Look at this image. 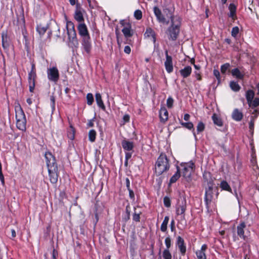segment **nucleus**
Here are the masks:
<instances>
[{"label": "nucleus", "mask_w": 259, "mask_h": 259, "mask_svg": "<svg viewBox=\"0 0 259 259\" xmlns=\"http://www.w3.org/2000/svg\"><path fill=\"white\" fill-rule=\"evenodd\" d=\"M167 11L168 13L166 14V16L170 18L171 23V26L168 29L169 38L175 40L177 38L180 31V18L178 16H173L169 10L165 9L164 10L165 13Z\"/></svg>", "instance_id": "nucleus-1"}, {"label": "nucleus", "mask_w": 259, "mask_h": 259, "mask_svg": "<svg viewBox=\"0 0 259 259\" xmlns=\"http://www.w3.org/2000/svg\"><path fill=\"white\" fill-rule=\"evenodd\" d=\"M194 167V163L192 162L181 164L180 166H177V171L171 178H178L180 177L190 178L193 176Z\"/></svg>", "instance_id": "nucleus-2"}, {"label": "nucleus", "mask_w": 259, "mask_h": 259, "mask_svg": "<svg viewBox=\"0 0 259 259\" xmlns=\"http://www.w3.org/2000/svg\"><path fill=\"white\" fill-rule=\"evenodd\" d=\"M169 160L165 154H161L158 158L155 165V173L156 176H164L169 170Z\"/></svg>", "instance_id": "nucleus-3"}, {"label": "nucleus", "mask_w": 259, "mask_h": 259, "mask_svg": "<svg viewBox=\"0 0 259 259\" xmlns=\"http://www.w3.org/2000/svg\"><path fill=\"white\" fill-rule=\"evenodd\" d=\"M45 158L50 177L52 178H58L59 176L55 157L51 152H47L45 154Z\"/></svg>", "instance_id": "nucleus-4"}, {"label": "nucleus", "mask_w": 259, "mask_h": 259, "mask_svg": "<svg viewBox=\"0 0 259 259\" xmlns=\"http://www.w3.org/2000/svg\"><path fill=\"white\" fill-rule=\"evenodd\" d=\"M15 112L16 126L20 130L25 131L26 130V119L25 114L19 105L15 107Z\"/></svg>", "instance_id": "nucleus-5"}, {"label": "nucleus", "mask_w": 259, "mask_h": 259, "mask_svg": "<svg viewBox=\"0 0 259 259\" xmlns=\"http://www.w3.org/2000/svg\"><path fill=\"white\" fill-rule=\"evenodd\" d=\"M70 24L72 26V28L68 29L67 28V34L68 35V39L69 42L73 47H77L78 42L76 38V33L74 28V26L71 22L68 23V25Z\"/></svg>", "instance_id": "nucleus-6"}, {"label": "nucleus", "mask_w": 259, "mask_h": 259, "mask_svg": "<svg viewBox=\"0 0 259 259\" xmlns=\"http://www.w3.org/2000/svg\"><path fill=\"white\" fill-rule=\"evenodd\" d=\"M120 24L123 27L122 32L126 38L133 36V32L132 29L131 24L127 21L122 20L120 21Z\"/></svg>", "instance_id": "nucleus-7"}, {"label": "nucleus", "mask_w": 259, "mask_h": 259, "mask_svg": "<svg viewBox=\"0 0 259 259\" xmlns=\"http://www.w3.org/2000/svg\"><path fill=\"white\" fill-rule=\"evenodd\" d=\"M48 79L52 81L56 82L59 78V73L56 67L49 68L47 70Z\"/></svg>", "instance_id": "nucleus-8"}, {"label": "nucleus", "mask_w": 259, "mask_h": 259, "mask_svg": "<svg viewBox=\"0 0 259 259\" xmlns=\"http://www.w3.org/2000/svg\"><path fill=\"white\" fill-rule=\"evenodd\" d=\"M154 12L158 21L162 23L168 24L169 21H167L164 16L162 15L161 10L157 7L154 8Z\"/></svg>", "instance_id": "nucleus-9"}, {"label": "nucleus", "mask_w": 259, "mask_h": 259, "mask_svg": "<svg viewBox=\"0 0 259 259\" xmlns=\"http://www.w3.org/2000/svg\"><path fill=\"white\" fill-rule=\"evenodd\" d=\"M79 34L82 37L90 36L87 26L84 23H80L77 27Z\"/></svg>", "instance_id": "nucleus-10"}, {"label": "nucleus", "mask_w": 259, "mask_h": 259, "mask_svg": "<svg viewBox=\"0 0 259 259\" xmlns=\"http://www.w3.org/2000/svg\"><path fill=\"white\" fill-rule=\"evenodd\" d=\"M36 77L35 72H29L28 74V81L29 84V91L33 92L35 87V79Z\"/></svg>", "instance_id": "nucleus-11"}, {"label": "nucleus", "mask_w": 259, "mask_h": 259, "mask_svg": "<svg viewBox=\"0 0 259 259\" xmlns=\"http://www.w3.org/2000/svg\"><path fill=\"white\" fill-rule=\"evenodd\" d=\"M212 187V182H208V189L206 190L205 193V201L207 204L211 200Z\"/></svg>", "instance_id": "nucleus-12"}, {"label": "nucleus", "mask_w": 259, "mask_h": 259, "mask_svg": "<svg viewBox=\"0 0 259 259\" xmlns=\"http://www.w3.org/2000/svg\"><path fill=\"white\" fill-rule=\"evenodd\" d=\"M166 61L165 62V66L166 71L170 73L172 71L173 66L172 64V58L170 56H168L167 51L165 52Z\"/></svg>", "instance_id": "nucleus-13"}, {"label": "nucleus", "mask_w": 259, "mask_h": 259, "mask_svg": "<svg viewBox=\"0 0 259 259\" xmlns=\"http://www.w3.org/2000/svg\"><path fill=\"white\" fill-rule=\"evenodd\" d=\"M90 40V36L83 37L82 45L87 53H89L91 49V45Z\"/></svg>", "instance_id": "nucleus-14"}, {"label": "nucleus", "mask_w": 259, "mask_h": 259, "mask_svg": "<svg viewBox=\"0 0 259 259\" xmlns=\"http://www.w3.org/2000/svg\"><path fill=\"white\" fill-rule=\"evenodd\" d=\"M168 113L165 107H162L159 111V118L161 122H165L168 119Z\"/></svg>", "instance_id": "nucleus-15"}, {"label": "nucleus", "mask_w": 259, "mask_h": 259, "mask_svg": "<svg viewBox=\"0 0 259 259\" xmlns=\"http://www.w3.org/2000/svg\"><path fill=\"white\" fill-rule=\"evenodd\" d=\"M2 45L4 49H7L10 44V39L8 36L7 32L4 31L2 33Z\"/></svg>", "instance_id": "nucleus-16"}, {"label": "nucleus", "mask_w": 259, "mask_h": 259, "mask_svg": "<svg viewBox=\"0 0 259 259\" xmlns=\"http://www.w3.org/2000/svg\"><path fill=\"white\" fill-rule=\"evenodd\" d=\"M177 244L182 254H184L186 252V249L185 246L184 245V241L183 239L180 236L178 237Z\"/></svg>", "instance_id": "nucleus-17"}, {"label": "nucleus", "mask_w": 259, "mask_h": 259, "mask_svg": "<svg viewBox=\"0 0 259 259\" xmlns=\"http://www.w3.org/2000/svg\"><path fill=\"white\" fill-rule=\"evenodd\" d=\"M144 36L145 37L151 38V39L153 41V42H155V41H156L155 32L151 28H147L146 32L144 34Z\"/></svg>", "instance_id": "nucleus-18"}, {"label": "nucleus", "mask_w": 259, "mask_h": 259, "mask_svg": "<svg viewBox=\"0 0 259 259\" xmlns=\"http://www.w3.org/2000/svg\"><path fill=\"white\" fill-rule=\"evenodd\" d=\"M232 116L234 120L240 121L242 119L243 114L238 109H236L234 110Z\"/></svg>", "instance_id": "nucleus-19"}, {"label": "nucleus", "mask_w": 259, "mask_h": 259, "mask_svg": "<svg viewBox=\"0 0 259 259\" xmlns=\"http://www.w3.org/2000/svg\"><path fill=\"white\" fill-rule=\"evenodd\" d=\"M191 71V67L190 66H186L180 70V73L183 77L186 78L190 75Z\"/></svg>", "instance_id": "nucleus-20"}, {"label": "nucleus", "mask_w": 259, "mask_h": 259, "mask_svg": "<svg viewBox=\"0 0 259 259\" xmlns=\"http://www.w3.org/2000/svg\"><path fill=\"white\" fill-rule=\"evenodd\" d=\"M121 145L123 148L127 151L132 150L134 147L133 142L126 140H123Z\"/></svg>", "instance_id": "nucleus-21"}, {"label": "nucleus", "mask_w": 259, "mask_h": 259, "mask_svg": "<svg viewBox=\"0 0 259 259\" xmlns=\"http://www.w3.org/2000/svg\"><path fill=\"white\" fill-rule=\"evenodd\" d=\"M246 227L245 224L243 222L240 226L237 227V234L240 237H242L244 240L246 239V237L244 235V229Z\"/></svg>", "instance_id": "nucleus-22"}, {"label": "nucleus", "mask_w": 259, "mask_h": 259, "mask_svg": "<svg viewBox=\"0 0 259 259\" xmlns=\"http://www.w3.org/2000/svg\"><path fill=\"white\" fill-rule=\"evenodd\" d=\"M76 10L75 13L74 18L76 20L80 22L84 21V18L80 10L78 8V5L76 6Z\"/></svg>", "instance_id": "nucleus-23"}, {"label": "nucleus", "mask_w": 259, "mask_h": 259, "mask_svg": "<svg viewBox=\"0 0 259 259\" xmlns=\"http://www.w3.org/2000/svg\"><path fill=\"white\" fill-rule=\"evenodd\" d=\"M229 9L230 10V14L229 15V17H231L233 20H235L236 18V7L235 5L233 4H231L229 5Z\"/></svg>", "instance_id": "nucleus-24"}, {"label": "nucleus", "mask_w": 259, "mask_h": 259, "mask_svg": "<svg viewBox=\"0 0 259 259\" xmlns=\"http://www.w3.org/2000/svg\"><path fill=\"white\" fill-rule=\"evenodd\" d=\"M95 97H96V102H97L98 105L99 106V107H100L102 109L104 110L105 109V106L104 103L102 101L101 94L100 93H96Z\"/></svg>", "instance_id": "nucleus-25"}, {"label": "nucleus", "mask_w": 259, "mask_h": 259, "mask_svg": "<svg viewBox=\"0 0 259 259\" xmlns=\"http://www.w3.org/2000/svg\"><path fill=\"white\" fill-rule=\"evenodd\" d=\"M231 73L233 76H235L238 79H243L244 77V74L238 68L232 70Z\"/></svg>", "instance_id": "nucleus-26"}, {"label": "nucleus", "mask_w": 259, "mask_h": 259, "mask_svg": "<svg viewBox=\"0 0 259 259\" xmlns=\"http://www.w3.org/2000/svg\"><path fill=\"white\" fill-rule=\"evenodd\" d=\"M186 208V204H179L177 208V214L181 215L184 213Z\"/></svg>", "instance_id": "nucleus-27"}, {"label": "nucleus", "mask_w": 259, "mask_h": 259, "mask_svg": "<svg viewBox=\"0 0 259 259\" xmlns=\"http://www.w3.org/2000/svg\"><path fill=\"white\" fill-rule=\"evenodd\" d=\"M254 96V93L252 90H248L246 93V98L247 103H251Z\"/></svg>", "instance_id": "nucleus-28"}, {"label": "nucleus", "mask_w": 259, "mask_h": 259, "mask_svg": "<svg viewBox=\"0 0 259 259\" xmlns=\"http://www.w3.org/2000/svg\"><path fill=\"white\" fill-rule=\"evenodd\" d=\"M212 118L215 124L219 126H222L223 125V122L221 119L218 117L216 114H213Z\"/></svg>", "instance_id": "nucleus-29"}, {"label": "nucleus", "mask_w": 259, "mask_h": 259, "mask_svg": "<svg viewBox=\"0 0 259 259\" xmlns=\"http://www.w3.org/2000/svg\"><path fill=\"white\" fill-rule=\"evenodd\" d=\"M249 106L252 108H255L259 105V98H255L251 101V103H248Z\"/></svg>", "instance_id": "nucleus-30"}, {"label": "nucleus", "mask_w": 259, "mask_h": 259, "mask_svg": "<svg viewBox=\"0 0 259 259\" xmlns=\"http://www.w3.org/2000/svg\"><path fill=\"white\" fill-rule=\"evenodd\" d=\"M230 86L231 89L235 92L239 91L240 89L239 85L235 81H231L230 83Z\"/></svg>", "instance_id": "nucleus-31"}, {"label": "nucleus", "mask_w": 259, "mask_h": 259, "mask_svg": "<svg viewBox=\"0 0 259 259\" xmlns=\"http://www.w3.org/2000/svg\"><path fill=\"white\" fill-rule=\"evenodd\" d=\"M220 187H221V188L222 189H223L224 190H227L228 191H231V189L230 186L229 185L228 183L225 181H223L221 182Z\"/></svg>", "instance_id": "nucleus-32"}, {"label": "nucleus", "mask_w": 259, "mask_h": 259, "mask_svg": "<svg viewBox=\"0 0 259 259\" xmlns=\"http://www.w3.org/2000/svg\"><path fill=\"white\" fill-rule=\"evenodd\" d=\"M169 218L168 217H165L164 220L161 226V230L163 232L166 231L167 229V225L168 222Z\"/></svg>", "instance_id": "nucleus-33"}, {"label": "nucleus", "mask_w": 259, "mask_h": 259, "mask_svg": "<svg viewBox=\"0 0 259 259\" xmlns=\"http://www.w3.org/2000/svg\"><path fill=\"white\" fill-rule=\"evenodd\" d=\"M96 133L95 130H92L89 132V139L91 142L95 141L96 139Z\"/></svg>", "instance_id": "nucleus-34"}, {"label": "nucleus", "mask_w": 259, "mask_h": 259, "mask_svg": "<svg viewBox=\"0 0 259 259\" xmlns=\"http://www.w3.org/2000/svg\"><path fill=\"white\" fill-rule=\"evenodd\" d=\"M87 103L89 105H91L94 102L93 95L91 93H89L87 95Z\"/></svg>", "instance_id": "nucleus-35"}, {"label": "nucleus", "mask_w": 259, "mask_h": 259, "mask_svg": "<svg viewBox=\"0 0 259 259\" xmlns=\"http://www.w3.org/2000/svg\"><path fill=\"white\" fill-rule=\"evenodd\" d=\"M37 32L39 33L40 35H42L45 34V33L47 31V28L45 27H42L40 25L37 26Z\"/></svg>", "instance_id": "nucleus-36"}, {"label": "nucleus", "mask_w": 259, "mask_h": 259, "mask_svg": "<svg viewBox=\"0 0 259 259\" xmlns=\"http://www.w3.org/2000/svg\"><path fill=\"white\" fill-rule=\"evenodd\" d=\"M70 131L68 132V136L70 139H73L74 137L75 130L72 125H70Z\"/></svg>", "instance_id": "nucleus-37"}, {"label": "nucleus", "mask_w": 259, "mask_h": 259, "mask_svg": "<svg viewBox=\"0 0 259 259\" xmlns=\"http://www.w3.org/2000/svg\"><path fill=\"white\" fill-rule=\"evenodd\" d=\"M134 16L137 20H140L142 18V13L141 10H136L134 13Z\"/></svg>", "instance_id": "nucleus-38"}, {"label": "nucleus", "mask_w": 259, "mask_h": 259, "mask_svg": "<svg viewBox=\"0 0 259 259\" xmlns=\"http://www.w3.org/2000/svg\"><path fill=\"white\" fill-rule=\"evenodd\" d=\"M230 65L229 63H226L221 66V71L222 73H225L226 71L229 68Z\"/></svg>", "instance_id": "nucleus-39"}, {"label": "nucleus", "mask_w": 259, "mask_h": 259, "mask_svg": "<svg viewBox=\"0 0 259 259\" xmlns=\"http://www.w3.org/2000/svg\"><path fill=\"white\" fill-rule=\"evenodd\" d=\"M163 256L165 259H171V255L168 249H165L163 251Z\"/></svg>", "instance_id": "nucleus-40"}, {"label": "nucleus", "mask_w": 259, "mask_h": 259, "mask_svg": "<svg viewBox=\"0 0 259 259\" xmlns=\"http://www.w3.org/2000/svg\"><path fill=\"white\" fill-rule=\"evenodd\" d=\"M196 254L198 259H206L205 254L203 251L196 252Z\"/></svg>", "instance_id": "nucleus-41"}, {"label": "nucleus", "mask_w": 259, "mask_h": 259, "mask_svg": "<svg viewBox=\"0 0 259 259\" xmlns=\"http://www.w3.org/2000/svg\"><path fill=\"white\" fill-rule=\"evenodd\" d=\"M181 124L184 126L185 127L188 128V129H189V130H191L192 128H193V124L192 122H182L181 123Z\"/></svg>", "instance_id": "nucleus-42"}, {"label": "nucleus", "mask_w": 259, "mask_h": 259, "mask_svg": "<svg viewBox=\"0 0 259 259\" xmlns=\"http://www.w3.org/2000/svg\"><path fill=\"white\" fill-rule=\"evenodd\" d=\"M205 125L202 122H199L197 126L198 132H201L204 130Z\"/></svg>", "instance_id": "nucleus-43"}, {"label": "nucleus", "mask_w": 259, "mask_h": 259, "mask_svg": "<svg viewBox=\"0 0 259 259\" xmlns=\"http://www.w3.org/2000/svg\"><path fill=\"white\" fill-rule=\"evenodd\" d=\"M256 118V116H251V120L250 121L249 124V127L250 128V131H251L252 133L253 132L252 131L253 130V127H254V121Z\"/></svg>", "instance_id": "nucleus-44"}, {"label": "nucleus", "mask_w": 259, "mask_h": 259, "mask_svg": "<svg viewBox=\"0 0 259 259\" xmlns=\"http://www.w3.org/2000/svg\"><path fill=\"white\" fill-rule=\"evenodd\" d=\"M239 28L238 27H234L232 28L231 34L233 37H236L239 33Z\"/></svg>", "instance_id": "nucleus-45"}, {"label": "nucleus", "mask_w": 259, "mask_h": 259, "mask_svg": "<svg viewBox=\"0 0 259 259\" xmlns=\"http://www.w3.org/2000/svg\"><path fill=\"white\" fill-rule=\"evenodd\" d=\"M174 103V100L172 98L169 97L166 102V105L168 108H171L172 107Z\"/></svg>", "instance_id": "nucleus-46"}, {"label": "nucleus", "mask_w": 259, "mask_h": 259, "mask_svg": "<svg viewBox=\"0 0 259 259\" xmlns=\"http://www.w3.org/2000/svg\"><path fill=\"white\" fill-rule=\"evenodd\" d=\"M164 203L166 207H169L170 206V200L169 197L165 196L164 198Z\"/></svg>", "instance_id": "nucleus-47"}, {"label": "nucleus", "mask_w": 259, "mask_h": 259, "mask_svg": "<svg viewBox=\"0 0 259 259\" xmlns=\"http://www.w3.org/2000/svg\"><path fill=\"white\" fill-rule=\"evenodd\" d=\"M165 242L166 247H167V249H168L170 246V242H171L170 238L169 237H167L165 239Z\"/></svg>", "instance_id": "nucleus-48"}, {"label": "nucleus", "mask_w": 259, "mask_h": 259, "mask_svg": "<svg viewBox=\"0 0 259 259\" xmlns=\"http://www.w3.org/2000/svg\"><path fill=\"white\" fill-rule=\"evenodd\" d=\"M213 74L217 77L218 80L219 81L220 79V72H219V71L217 70V69H214L213 70Z\"/></svg>", "instance_id": "nucleus-49"}, {"label": "nucleus", "mask_w": 259, "mask_h": 259, "mask_svg": "<svg viewBox=\"0 0 259 259\" xmlns=\"http://www.w3.org/2000/svg\"><path fill=\"white\" fill-rule=\"evenodd\" d=\"M123 120L124 121L123 123L127 122L130 120V116L128 114H125L123 117Z\"/></svg>", "instance_id": "nucleus-50"}, {"label": "nucleus", "mask_w": 259, "mask_h": 259, "mask_svg": "<svg viewBox=\"0 0 259 259\" xmlns=\"http://www.w3.org/2000/svg\"><path fill=\"white\" fill-rule=\"evenodd\" d=\"M124 52L126 54H130V53L131 52V49L130 47H129L128 46H125L124 49Z\"/></svg>", "instance_id": "nucleus-51"}, {"label": "nucleus", "mask_w": 259, "mask_h": 259, "mask_svg": "<svg viewBox=\"0 0 259 259\" xmlns=\"http://www.w3.org/2000/svg\"><path fill=\"white\" fill-rule=\"evenodd\" d=\"M140 217L139 214L135 213L134 215H133V219L134 221L136 222L140 221Z\"/></svg>", "instance_id": "nucleus-52"}, {"label": "nucleus", "mask_w": 259, "mask_h": 259, "mask_svg": "<svg viewBox=\"0 0 259 259\" xmlns=\"http://www.w3.org/2000/svg\"><path fill=\"white\" fill-rule=\"evenodd\" d=\"M58 255V252L55 249L53 251V259H56V257Z\"/></svg>", "instance_id": "nucleus-53"}, {"label": "nucleus", "mask_w": 259, "mask_h": 259, "mask_svg": "<svg viewBox=\"0 0 259 259\" xmlns=\"http://www.w3.org/2000/svg\"><path fill=\"white\" fill-rule=\"evenodd\" d=\"M128 191H129V193H130V196L131 198H134V192L133 191V190H132L131 189H128Z\"/></svg>", "instance_id": "nucleus-54"}, {"label": "nucleus", "mask_w": 259, "mask_h": 259, "mask_svg": "<svg viewBox=\"0 0 259 259\" xmlns=\"http://www.w3.org/2000/svg\"><path fill=\"white\" fill-rule=\"evenodd\" d=\"M170 228L172 231H173L175 229V222L172 220L171 222Z\"/></svg>", "instance_id": "nucleus-55"}, {"label": "nucleus", "mask_w": 259, "mask_h": 259, "mask_svg": "<svg viewBox=\"0 0 259 259\" xmlns=\"http://www.w3.org/2000/svg\"><path fill=\"white\" fill-rule=\"evenodd\" d=\"M189 118H190V115L189 114L187 113L184 115V119L185 120H186V121L189 120Z\"/></svg>", "instance_id": "nucleus-56"}, {"label": "nucleus", "mask_w": 259, "mask_h": 259, "mask_svg": "<svg viewBox=\"0 0 259 259\" xmlns=\"http://www.w3.org/2000/svg\"><path fill=\"white\" fill-rule=\"evenodd\" d=\"M177 179H170V182L168 184V187L170 186L171 184L174 183H176Z\"/></svg>", "instance_id": "nucleus-57"}, {"label": "nucleus", "mask_w": 259, "mask_h": 259, "mask_svg": "<svg viewBox=\"0 0 259 259\" xmlns=\"http://www.w3.org/2000/svg\"><path fill=\"white\" fill-rule=\"evenodd\" d=\"M51 100L52 102V104H53V108L55 106V97L54 96H51Z\"/></svg>", "instance_id": "nucleus-58"}, {"label": "nucleus", "mask_w": 259, "mask_h": 259, "mask_svg": "<svg viewBox=\"0 0 259 259\" xmlns=\"http://www.w3.org/2000/svg\"><path fill=\"white\" fill-rule=\"evenodd\" d=\"M88 125L89 127H92L94 125L93 120H90L88 123Z\"/></svg>", "instance_id": "nucleus-59"}, {"label": "nucleus", "mask_w": 259, "mask_h": 259, "mask_svg": "<svg viewBox=\"0 0 259 259\" xmlns=\"http://www.w3.org/2000/svg\"><path fill=\"white\" fill-rule=\"evenodd\" d=\"M207 248V246L205 244H204L201 247V249L200 250V251H203V252H204V251H205V250Z\"/></svg>", "instance_id": "nucleus-60"}, {"label": "nucleus", "mask_w": 259, "mask_h": 259, "mask_svg": "<svg viewBox=\"0 0 259 259\" xmlns=\"http://www.w3.org/2000/svg\"><path fill=\"white\" fill-rule=\"evenodd\" d=\"M196 76L198 80H200L201 79V77L199 73L196 72Z\"/></svg>", "instance_id": "nucleus-61"}, {"label": "nucleus", "mask_w": 259, "mask_h": 259, "mask_svg": "<svg viewBox=\"0 0 259 259\" xmlns=\"http://www.w3.org/2000/svg\"><path fill=\"white\" fill-rule=\"evenodd\" d=\"M71 5L73 6L75 4L76 0H69Z\"/></svg>", "instance_id": "nucleus-62"}, {"label": "nucleus", "mask_w": 259, "mask_h": 259, "mask_svg": "<svg viewBox=\"0 0 259 259\" xmlns=\"http://www.w3.org/2000/svg\"><path fill=\"white\" fill-rule=\"evenodd\" d=\"M26 101L29 105H31L32 104V100L30 98H28Z\"/></svg>", "instance_id": "nucleus-63"}, {"label": "nucleus", "mask_w": 259, "mask_h": 259, "mask_svg": "<svg viewBox=\"0 0 259 259\" xmlns=\"http://www.w3.org/2000/svg\"><path fill=\"white\" fill-rule=\"evenodd\" d=\"M126 187L128 189H130V181L129 179H126Z\"/></svg>", "instance_id": "nucleus-64"}]
</instances>
